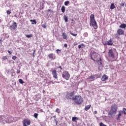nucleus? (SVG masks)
Instances as JSON below:
<instances>
[{
    "label": "nucleus",
    "instance_id": "f257e3e1",
    "mask_svg": "<svg viewBox=\"0 0 126 126\" xmlns=\"http://www.w3.org/2000/svg\"><path fill=\"white\" fill-rule=\"evenodd\" d=\"M118 111V106L116 104H114L111 106V108L110 111L108 113V117L110 119H113L116 114H117V111Z\"/></svg>",
    "mask_w": 126,
    "mask_h": 126
},
{
    "label": "nucleus",
    "instance_id": "f03ea898",
    "mask_svg": "<svg viewBox=\"0 0 126 126\" xmlns=\"http://www.w3.org/2000/svg\"><path fill=\"white\" fill-rule=\"evenodd\" d=\"M72 100L74 101L77 105H80L83 103V98L81 95H76L75 97H72Z\"/></svg>",
    "mask_w": 126,
    "mask_h": 126
},
{
    "label": "nucleus",
    "instance_id": "7ed1b4c3",
    "mask_svg": "<svg viewBox=\"0 0 126 126\" xmlns=\"http://www.w3.org/2000/svg\"><path fill=\"white\" fill-rule=\"evenodd\" d=\"M90 25L91 26H93L94 29H97V28H98V26L97 25V23L95 20L94 14H92L90 16Z\"/></svg>",
    "mask_w": 126,
    "mask_h": 126
},
{
    "label": "nucleus",
    "instance_id": "20e7f679",
    "mask_svg": "<svg viewBox=\"0 0 126 126\" xmlns=\"http://www.w3.org/2000/svg\"><path fill=\"white\" fill-rule=\"evenodd\" d=\"M18 121V118L13 117L11 116L6 117V124H11L13 122H16Z\"/></svg>",
    "mask_w": 126,
    "mask_h": 126
},
{
    "label": "nucleus",
    "instance_id": "39448f33",
    "mask_svg": "<svg viewBox=\"0 0 126 126\" xmlns=\"http://www.w3.org/2000/svg\"><path fill=\"white\" fill-rule=\"evenodd\" d=\"M90 55L91 60L94 61V62H95L96 60H98L100 58V56H99V55H98V53L95 52L94 51H91Z\"/></svg>",
    "mask_w": 126,
    "mask_h": 126
},
{
    "label": "nucleus",
    "instance_id": "423d86ee",
    "mask_svg": "<svg viewBox=\"0 0 126 126\" xmlns=\"http://www.w3.org/2000/svg\"><path fill=\"white\" fill-rule=\"evenodd\" d=\"M62 77L66 80H68L69 79V77H70V75L67 71H64L63 72L62 74Z\"/></svg>",
    "mask_w": 126,
    "mask_h": 126
},
{
    "label": "nucleus",
    "instance_id": "0eeeda50",
    "mask_svg": "<svg viewBox=\"0 0 126 126\" xmlns=\"http://www.w3.org/2000/svg\"><path fill=\"white\" fill-rule=\"evenodd\" d=\"M97 78H99L98 75H94L90 76L87 79L88 80H90V81H93V80H95V79H97Z\"/></svg>",
    "mask_w": 126,
    "mask_h": 126
},
{
    "label": "nucleus",
    "instance_id": "6e6552de",
    "mask_svg": "<svg viewBox=\"0 0 126 126\" xmlns=\"http://www.w3.org/2000/svg\"><path fill=\"white\" fill-rule=\"evenodd\" d=\"M74 94H75V93H74V91H73L71 93L67 94L66 95V98L67 99L71 100V99H72V97H74L73 96L74 95Z\"/></svg>",
    "mask_w": 126,
    "mask_h": 126
},
{
    "label": "nucleus",
    "instance_id": "1a4fd4ad",
    "mask_svg": "<svg viewBox=\"0 0 126 126\" xmlns=\"http://www.w3.org/2000/svg\"><path fill=\"white\" fill-rule=\"evenodd\" d=\"M108 55L109 58H111V59L115 58V54L114 53L112 49H110L109 50Z\"/></svg>",
    "mask_w": 126,
    "mask_h": 126
},
{
    "label": "nucleus",
    "instance_id": "9d476101",
    "mask_svg": "<svg viewBox=\"0 0 126 126\" xmlns=\"http://www.w3.org/2000/svg\"><path fill=\"white\" fill-rule=\"evenodd\" d=\"M103 45L104 46H113V41H112V38L108 41H106L104 43Z\"/></svg>",
    "mask_w": 126,
    "mask_h": 126
},
{
    "label": "nucleus",
    "instance_id": "9b49d317",
    "mask_svg": "<svg viewBox=\"0 0 126 126\" xmlns=\"http://www.w3.org/2000/svg\"><path fill=\"white\" fill-rule=\"evenodd\" d=\"M0 123L2 124H6V117L4 116H0Z\"/></svg>",
    "mask_w": 126,
    "mask_h": 126
},
{
    "label": "nucleus",
    "instance_id": "f8f14e48",
    "mask_svg": "<svg viewBox=\"0 0 126 126\" xmlns=\"http://www.w3.org/2000/svg\"><path fill=\"white\" fill-rule=\"evenodd\" d=\"M17 28V24L16 22H14L13 23V24L10 26V29L12 31V30H15Z\"/></svg>",
    "mask_w": 126,
    "mask_h": 126
},
{
    "label": "nucleus",
    "instance_id": "ddd939ff",
    "mask_svg": "<svg viewBox=\"0 0 126 126\" xmlns=\"http://www.w3.org/2000/svg\"><path fill=\"white\" fill-rule=\"evenodd\" d=\"M23 124L24 126H27V125L30 126V124H31V122L30 120H24L23 121Z\"/></svg>",
    "mask_w": 126,
    "mask_h": 126
},
{
    "label": "nucleus",
    "instance_id": "4468645a",
    "mask_svg": "<svg viewBox=\"0 0 126 126\" xmlns=\"http://www.w3.org/2000/svg\"><path fill=\"white\" fill-rule=\"evenodd\" d=\"M122 114H123V111L120 110L119 111L118 116L116 118L117 121H120V120H121V117H122Z\"/></svg>",
    "mask_w": 126,
    "mask_h": 126
},
{
    "label": "nucleus",
    "instance_id": "2eb2a0df",
    "mask_svg": "<svg viewBox=\"0 0 126 126\" xmlns=\"http://www.w3.org/2000/svg\"><path fill=\"white\" fill-rule=\"evenodd\" d=\"M52 75L54 78H56V79H58V75H57V70H56L54 69L52 71Z\"/></svg>",
    "mask_w": 126,
    "mask_h": 126
},
{
    "label": "nucleus",
    "instance_id": "dca6fc26",
    "mask_svg": "<svg viewBox=\"0 0 126 126\" xmlns=\"http://www.w3.org/2000/svg\"><path fill=\"white\" fill-rule=\"evenodd\" d=\"M62 36L63 39H64V40H67V39H68V36H67V34H66V33L65 32H63L62 33Z\"/></svg>",
    "mask_w": 126,
    "mask_h": 126
},
{
    "label": "nucleus",
    "instance_id": "f3484780",
    "mask_svg": "<svg viewBox=\"0 0 126 126\" xmlns=\"http://www.w3.org/2000/svg\"><path fill=\"white\" fill-rule=\"evenodd\" d=\"M48 57L49 59H52V60H55L56 59V56H55V54L51 53L48 55Z\"/></svg>",
    "mask_w": 126,
    "mask_h": 126
},
{
    "label": "nucleus",
    "instance_id": "a211bd4d",
    "mask_svg": "<svg viewBox=\"0 0 126 126\" xmlns=\"http://www.w3.org/2000/svg\"><path fill=\"white\" fill-rule=\"evenodd\" d=\"M95 62H97V63L99 65L102 64V59H101V57H99L98 59L95 60Z\"/></svg>",
    "mask_w": 126,
    "mask_h": 126
},
{
    "label": "nucleus",
    "instance_id": "6ab92c4d",
    "mask_svg": "<svg viewBox=\"0 0 126 126\" xmlns=\"http://www.w3.org/2000/svg\"><path fill=\"white\" fill-rule=\"evenodd\" d=\"M117 33L118 35H123V34H124V31L119 29L117 31Z\"/></svg>",
    "mask_w": 126,
    "mask_h": 126
},
{
    "label": "nucleus",
    "instance_id": "aec40b11",
    "mask_svg": "<svg viewBox=\"0 0 126 126\" xmlns=\"http://www.w3.org/2000/svg\"><path fill=\"white\" fill-rule=\"evenodd\" d=\"M107 79L108 76L106 75H104L101 77L102 81H106V80H107Z\"/></svg>",
    "mask_w": 126,
    "mask_h": 126
},
{
    "label": "nucleus",
    "instance_id": "412c9836",
    "mask_svg": "<svg viewBox=\"0 0 126 126\" xmlns=\"http://www.w3.org/2000/svg\"><path fill=\"white\" fill-rule=\"evenodd\" d=\"M90 107H91V105H87L85 107V111H88L89 109H90Z\"/></svg>",
    "mask_w": 126,
    "mask_h": 126
},
{
    "label": "nucleus",
    "instance_id": "4be33fe9",
    "mask_svg": "<svg viewBox=\"0 0 126 126\" xmlns=\"http://www.w3.org/2000/svg\"><path fill=\"white\" fill-rule=\"evenodd\" d=\"M62 12L64 13V11H65V7L64 6H63L61 8Z\"/></svg>",
    "mask_w": 126,
    "mask_h": 126
},
{
    "label": "nucleus",
    "instance_id": "5701e85b",
    "mask_svg": "<svg viewBox=\"0 0 126 126\" xmlns=\"http://www.w3.org/2000/svg\"><path fill=\"white\" fill-rule=\"evenodd\" d=\"M78 120V118L77 117H72V122H76V121Z\"/></svg>",
    "mask_w": 126,
    "mask_h": 126
},
{
    "label": "nucleus",
    "instance_id": "b1692460",
    "mask_svg": "<svg viewBox=\"0 0 126 126\" xmlns=\"http://www.w3.org/2000/svg\"><path fill=\"white\" fill-rule=\"evenodd\" d=\"M63 18L64 20H65V22H67V21H68V18H67V16L64 15Z\"/></svg>",
    "mask_w": 126,
    "mask_h": 126
},
{
    "label": "nucleus",
    "instance_id": "393cba45",
    "mask_svg": "<svg viewBox=\"0 0 126 126\" xmlns=\"http://www.w3.org/2000/svg\"><path fill=\"white\" fill-rule=\"evenodd\" d=\"M115 7V4L114 3H112L110 6V9H114Z\"/></svg>",
    "mask_w": 126,
    "mask_h": 126
},
{
    "label": "nucleus",
    "instance_id": "a878e982",
    "mask_svg": "<svg viewBox=\"0 0 126 126\" xmlns=\"http://www.w3.org/2000/svg\"><path fill=\"white\" fill-rule=\"evenodd\" d=\"M120 28H126V25L125 24H121L120 26Z\"/></svg>",
    "mask_w": 126,
    "mask_h": 126
},
{
    "label": "nucleus",
    "instance_id": "bb28decb",
    "mask_svg": "<svg viewBox=\"0 0 126 126\" xmlns=\"http://www.w3.org/2000/svg\"><path fill=\"white\" fill-rule=\"evenodd\" d=\"M69 33L71 35H72V36H73L74 37H75V36H77V34H74V33H72V32H71V31H70Z\"/></svg>",
    "mask_w": 126,
    "mask_h": 126
},
{
    "label": "nucleus",
    "instance_id": "cd10ccee",
    "mask_svg": "<svg viewBox=\"0 0 126 126\" xmlns=\"http://www.w3.org/2000/svg\"><path fill=\"white\" fill-rule=\"evenodd\" d=\"M42 27L44 28V29H46L47 28V24H44L42 25Z\"/></svg>",
    "mask_w": 126,
    "mask_h": 126
},
{
    "label": "nucleus",
    "instance_id": "c85d7f7f",
    "mask_svg": "<svg viewBox=\"0 0 126 126\" xmlns=\"http://www.w3.org/2000/svg\"><path fill=\"white\" fill-rule=\"evenodd\" d=\"M19 82L20 83H21V84H23V83H24V82L23 80L22 79H20L19 80Z\"/></svg>",
    "mask_w": 126,
    "mask_h": 126
},
{
    "label": "nucleus",
    "instance_id": "c756f323",
    "mask_svg": "<svg viewBox=\"0 0 126 126\" xmlns=\"http://www.w3.org/2000/svg\"><path fill=\"white\" fill-rule=\"evenodd\" d=\"M55 112L56 113H58V114H60L61 113V110H60V109L57 108V109L56 110Z\"/></svg>",
    "mask_w": 126,
    "mask_h": 126
},
{
    "label": "nucleus",
    "instance_id": "7c9ffc66",
    "mask_svg": "<svg viewBox=\"0 0 126 126\" xmlns=\"http://www.w3.org/2000/svg\"><path fill=\"white\" fill-rule=\"evenodd\" d=\"M26 36L27 37V38H31V37H32V34H27L26 35Z\"/></svg>",
    "mask_w": 126,
    "mask_h": 126
},
{
    "label": "nucleus",
    "instance_id": "2f4dec72",
    "mask_svg": "<svg viewBox=\"0 0 126 126\" xmlns=\"http://www.w3.org/2000/svg\"><path fill=\"white\" fill-rule=\"evenodd\" d=\"M31 21H32V24H36V23H37V22H36V20H31Z\"/></svg>",
    "mask_w": 126,
    "mask_h": 126
},
{
    "label": "nucleus",
    "instance_id": "473e14b6",
    "mask_svg": "<svg viewBox=\"0 0 126 126\" xmlns=\"http://www.w3.org/2000/svg\"><path fill=\"white\" fill-rule=\"evenodd\" d=\"M69 3V1H66L64 2V5H67Z\"/></svg>",
    "mask_w": 126,
    "mask_h": 126
},
{
    "label": "nucleus",
    "instance_id": "72a5a7b5",
    "mask_svg": "<svg viewBox=\"0 0 126 126\" xmlns=\"http://www.w3.org/2000/svg\"><path fill=\"white\" fill-rule=\"evenodd\" d=\"M34 117L35 119H37L38 118V114L37 113H34Z\"/></svg>",
    "mask_w": 126,
    "mask_h": 126
},
{
    "label": "nucleus",
    "instance_id": "f704fd0d",
    "mask_svg": "<svg viewBox=\"0 0 126 126\" xmlns=\"http://www.w3.org/2000/svg\"><path fill=\"white\" fill-rule=\"evenodd\" d=\"M99 126H107V125L104 124L103 123L101 122L99 124Z\"/></svg>",
    "mask_w": 126,
    "mask_h": 126
},
{
    "label": "nucleus",
    "instance_id": "c9c22d12",
    "mask_svg": "<svg viewBox=\"0 0 126 126\" xmlns=\"http://www.w3.org/2000/svg\"><path fill=\"white\" fill-rule=\"evenodd\" d=\"M123 113L125 115H126V109L125 108H123Z\"/></svg>",
    "mask_w": 126,
    "mask_h": 126
},
{
    "label": "nucleus",
    "instance_id": "e433bc0d",
    "mask_svg": "<svg viewBox=\"0 0 126 126\" xmlns=\"http://www.w3.org/2000/svg\"><path fill=\"white\" fill-rule=\"evenodd\" d=\"M2 59L4 61H5V60H7V57H6V56H3Z\"/></svg>",
    "mask_w": 126,
    "mask_h": 126
},
{
    "label": "nucleus",
    "instance_id": "4c0bfd02",
    "mask_svg": "<svg viewBox=\"0 0 126 126\" xmlns=\"http://www.w3.org/2000/svg\"><path fill=\"white\" fill-rule=\"evenodd\" d=\"M84 36L85 37H87V36H88V33L87 32H85V33H84Z\"/></svg>",
    "mask_w": 126,
    "mask_h": 126
},
{
    "label": "nucleus",
    "instance_id": "58836bf2",
    "mask_svg": "<svg viewBox=\"0 0 126 126\" xmlns=\"http://www.w3.org/2000/svg\"><path fill=\"white\" fill-rule=\"evenodd\" d=\"M57 54H60L61 53V50L57 49Z\"/></svg>",
    "mask_w": 126,
    "mask_h": 126
},
{
    "label": "nucleus",
    "instance_id": "ea45409f",
    "mask_svg": "<svg viewBox=\"0 0 126 126\" xmlns=\"http://www.w3.org/2000/svg\"><path fill=\"white\" fill-rule=\"evenodd\" d=\"M82 46H83V44L78 45V49H80Z\"/></svg>",
    "mask_w": 126,
    "mask_h": 126
},
{
    "label": "nucleus",
    "instance_id": "a19ab883",
    "mask_svg": "<svg viewBox=\"0 0 126 126\" xmlns=\"http://www.w3.org/2000/svg\"><path fill=\"white\" fill-rule=\"evenodd\" d=\"M17 58V57H16V56H13L12 59V60H16Z\"/></svg>",
    "mask_w": 126,
    "mask_h": 126
},
{
    "label": "nucleus",
    "instance_id": "79ce46f5",
    "mask_svg": "<svg viewBox=\"0 0 126 126\" xmlns=\"http://www.w3.org/2000/svg\"><path fill=\"white\" fill-rule=\"evenodd\" d=\"M11 13V11H9V10H8L7 11V14H10Z\"/></svg>",
    "mask_w": 126,
    "mask_h": 126
},
{
    "label": "nucleus",
    "instance_id": "37998d69",
    "mask_svg": "<svg viewBox=\"0 0 126 126\" xmlns=\"http://www.w3.org/2000/svg\"><path fill=\"white\" fill-rule=\"evenodd\" d=\"M64 47L65 48H67V44H64Z\"/></svg>",
    "mask_w": 126,
    "mask_h": 126
},
{
    "label": "nucleus",
    "instance_id": "c03bdc74",
    "mask_svg": "<svg viewBox=\"0 0 126 126\" xmlns=\"http://www.w3.org/2000/svg\"><path fill=\"white\" fill-rule=\"evenodd\" d=\"M20 72V69H17V73H19Z\"/></svg>",
    "mask_w": 126,
    "mask_h": 126
},
{
    "label": "nucleus",
    "instance_id": "a18cd8bd",
    "mask_svg": "<svg viewBox=\"0 0 126 126\" xmlns=\"http://www.w3.org/2000/svg\"><path fill=\"white\" fill-rule=\"evenodd\" d=\"M121 6H124L125 5V3H121Z\"/></svg>",
    "mask_w": 126,
    "mask_h": 126
},
{
    "label": "nucleus",
    "instance_id": "49530a36",
    "mask_svg": "<svg viewBox=\"0 0 126 126\" xmlns=\"http://www.w3.org/2000/svg\"><path fill=\"white\" fill-rule=\"evenodd\" d=\"M48 11H49V12H53V10H52L51 9H48Z\"/></svg>",
    "mask_w": 126,
    "mask_h": 126
},
{
    "label": "nucleus",
    "instance_id": "de8ad7c7",
    "mask_svg": "<svg viewBox=\"0 0 126 126\" xmlns=\"http://www.w3.org/2000/svg\"><path fill=\"white\" fill-rule=\"evenodd\" d=\"M35 51L34 50L33 52V57H35Z\"/></svg>",
    "mask_w": 126,
    "mask_h": 126
},
{
    "label": "nucleus",
    "instance_id": "09e8293b",
    "mask_svg": "<svg viewBox=\"0 0 126 126\" xmlns=\"http://www.w3.org/2000/svg\"><path fill=\"white\" fill-rule=\"evenodd\" d=\"M58 68L61 69V70H62V69H63L62 66H60L59 67H58Z\"/></svg>",
    "mask_w": 126,
    "mask_h": 126
},
{
    "label": "nucleus",
    "instance_id": "8fccbe9b",
    "mask_svg": "<svg viewBox=\"0 0 126 126\" xmlns=\"http://www.w3.org/2000/svg\"><path fill=\"white\" fill-rule=\"evenodd\" d=\"M115 38H118V33L115 34Z\"/></svg>",
    "mask_w": 126,
    "mask_h": 126
},
{
    "label": "nucleus",
    "instance_id": "3c124183",
    "mask_svg": "<svg viewBox=\"0 0 126 126\" xmlns=\"http://www.w3.org/2000/svg\"><path fill=\"white\" fill-rule=\"evenodd\" d=\"M74 46H76V45H77V42H74Z\"/></svg>",
    "mask_w": 126,
    "mask_h": 126
},
{
    "label": "nucleus",
    "instance_id": "603ef678",
    "mask_svg": "<svg viewBox=\"0 0 126 126\" xmlns=\"http://www.w3.org/2000/svg\"><path fill=\"white\" fill-rule=\"evenodd\" d=\"M8 53L9 54H10V55H11V52H10V51L8 50Z\"/></svg>",
    "mask_w": 126,
    "mask_h": 126
},
{
    "label": "nucleus",
    "instance_id": "864d4df0",
    "mask_svg": "<svg viewBox=\"0 0 126 126\" xmlns=\"http://www.w3.org/2000/svg\"><path fill=\"white\" fill-rule=\"evenodd\" d=\"M94 114H97V111H95L94 112Z\"/></svg>",
    "mask_w": 126,
    "mask_h": 126
},
{
    "label": "nucleus",
    "instance_id": "5fc2aeb1",
    "mask_svg": "<svg viewBox=\"0 0 126 126\" xmlns=\"http://www.w3.org/2000/svg\"><path fill=\"white\" fill-rule=\"evenodd\" d=\"M54 121H55V123H57V122H58V121H57V119H54Z\"/></svg>",
    "mask_w": 126,
    "mask_h": 126
},
{
    "label": "nucleus",
    "instance_id": "6e6d98bb",
    "mask_svg": "<svg viewBox=\"0 0 126 126\" xmlns=\"http://www.w3.org/2000/svg\"><path fill=\"white\" fill-rule=\"evenodd\" d=\"M2 21V20L1 19H0V22H1Z\"/></svg>",
    "mask_w": 126,
    "mask_h": 126
},
{
    "label": "nucleus",
    "instance_id": "4d7b16f0",
    "mask_svg": "<svg viewBox=\"0 0 126 126\" xmlns=\"http://www.w3.org/2000/svg\"><path fill=\"white\" fill-rule=\"evenodd\" d=\"M15 17H17V15H15Z\"/></svg>",
    "mask_w": 126,
    "mask_h": 126
},
{
    "label": "nucleus",
    "instance_id": "13d9d810",
    "mask_svg": "<svg viewBox=\"0 0 126 126\" xmlns=\"http://www.w3.org/2000/svg\"><path fill=\"white\" fill-rule=\"evenodd\" d=\"M56 126H58V122L56 123Z\"/></svg>",
    "mask_w": 126,
    "mask_h": 126
},
{
    "label": "nucleus",
    "instance_id": "bf43d9fd",
    "mask_svg": "<svg viewBox=\"0 0 126 126\" xmlns=\"http://www.w3.org/2000/svg\"><path fill=\"white\" fill-rule=\"evenodd\" d=\"M56 82V83H60V82Z\"/></svg>",
    "mask_w": 126,
    "mask_h": 126
},
{
    "label": "nucleus",
    "instance_id": "052dcab7",
    "mask_svg": "<svg viewBox=\"0 0 126 126\" xmlns=\"http://www.w3.org/2000/svg\"><path fill=\"white\" fill-rule=\"evenodd\" d=\"M53 118H55V119H56V116H53Z\"/></svg>",
    "mask_w": 126,
    "mask_h": 126
}]
</instances>
